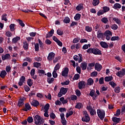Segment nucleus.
I'll list each match as a JSON object with an SVG mask.
<instances>
[{
    "mask_svg": "<svg viewBox=\"0 0 125 125\" xmlns=\"http://www.w3.org/2000/svg\"><path fill=\"white\" fill-rule=\"evenodd\" d=\"M86 52L89 54H93L95 55H101V54H102V53H101V50L97 48H90L87 49Z\"/></svg>",
    "mask_w": 125,
    "mask_h": 125,
    "instance_id": "nucleus-1",
    "label": "nucleus"
},
{
    "mask_svg": "<svg viewBox=\"0 0 125 125\" xmlns=\"http://www.w3.org/2000/svg\"><path fill=\"white\" fill-rule=\"evenodd\" d=\"M34 121L35 125H43L44 123L43 119L39 115H36L34 118Z\"/></svg>",
    "mask_w": 125,
    "mask_h": 125,
    "instance_id": "nucleus-2",
    "label": "nucleus"
},
{
    "mask_svg": "<svg viewBox=\"0 0 125 125\" xmlns=\"http://www.w3.org/2000/svg\"><path fill=\"white\" fill-rule=\"evenodd\" d=\"M97 114L100 120L103 121V119L105 118V111L101 109H97Z\"/></svg>",
    "mask_w": 125,
    "mask_h": 125,
    "instance_id": "nucleus-3",
    "label": "nucleus"
},
{
    "mask_svg": "<svg viewBox=\"0 0 125 125\" xmlns=\"http://www.w3.org/2000/svg\"><path fill=\"white\" fill-rule=\"evenodd\" d=\"M67 91H68V88L62 87L60 89V92L58 94V97H61L63 95H65V94L67 93Z\"/></svg>",
    "mask_w": 125,
    "mask_h": 125,
    "instance_id": "nucleus-4",
    "label": "nucleus"
},
{
    "mask_svg": "<svg viewBox=\"0 0 125 125\" xmlns=\"http://www.w3.org/2000/svg\"><path fill=\"white\" fill-rule=\"evenodd\" d=\"M84 116H83L82 118V122H85V123H89L90 121V118L88 116V114H87V112L84 111Z\"/></svg>",
    "mask_w": 125,
    "mask_h": 125,
    "instance_id": "nucleus-5",
    "label": "nucleus"
},
{
    "mask_svg": "<svg viewBox=\"0 0 125 125\" xmlns=\"http://www.w3.org/2000/svg\"><path fill=\"white\" fill-rule=\"evenodd\" d=\"M79 56L75 55L73 57V59L75 61H78L79 63L83 62V55L81 54H79Z\"/></svg>",
    "mask_w": 125,
    "mask_h": 125,
    "instance_id": "nucleus-6",
    "label": "nucleus"
},
{
    "mask_svg": "<svg viewBox=\"0 0 125 125\" xmlns=\"http://www.w3.org/2000/svg\"><path fill=\"white\" fill-rule=\"evenodd\" d=\"M89 95L91 97H92L93 100H96L98 96L96 93H95V91L94 90H91L89 93Z\"/></svg>",
    "mask_w": 125,
    "mask_h": 125,
    "instance_id": "nucleus-7",
    "label": "nucleus"
},
{
    "mask_svg": "<svg viewBox=\"0 0 125 125\" xmlns=\"http://www.w3.org/2000/svg\"><path fill=\"white\" fill-rule=\"evenodd\" d=\"M104 36H105L106 40L109 41L111 39V37H112V32L110 30H106L104 33Z\"/></svg>",
    "mask_w": 125,
    "mask_h": 125,
    "instance_id": "nucleus-8",
    "label": "nucleus"
},
{
    "mask_svg": "<svg viewBox=\"0 0 125 125\" xmlns=\"http://www.w3.org/2000/svg\"><path fill=\"white\" fill-rule=\"evenodd\" d=\"M87 110L90 112V114L91 116H94L95 114H96V111H95V109L92 108V107L91 106H87Z\"/></svg>",
    "mask_w": 125,
    "mask_h": 125,
    "instance_id": "nucleus-9",
    "label": "nucleus"
},
{
    "mask_svg": "<svg viewBox=\"0 0 125 125\" xmlns=\"http://www.w3.org/2000/svg\"><path fill=\"white\" fill-rule=\"evenodd\" d=\"M55 57V53L53 52H50V53H49L48 56L47 57V60H48V61H52V60L54 59Z\"/></svg>",
    "mask_w": 125,
    "mask_h": 125,
    "instance_id": "nucleus-10",
    "label": "nucleus"
},
{
    "mask_svg": "<svg viewBox=\"0 0 125 125\" xmlns=\"http://www.w3.org/2000/svg\"><path fill=\"white\" fill-rule=\"evenodd\" d=\"M68 74H69V68L65 67L62 72V77H67Z\"/></svg>",
    "mask_w": 125,
    "mask_h": 125,
    "instance_id": "nucleus-11",
    "label": "nucleus"
},
{
    "mask_svg": "<svg viewBox=\"0 0 125 125\" xmlns=\"http://www.w3.org/2000/svg\"><path fill=\"white\" fill-rule=\"evenodd\" d=\"M97 38L99 40L101 39V40H103L104 39V33H102L101 31H98L97 32Z\"/></svg>",
    "mask_w": 125,
    "mask_h": 125,
    "instance_id": "nucleus-12",
    "label": "nucleus"
},
{
    "mask_svg": "<svg viewBox=\"0 0 125 125\" xmlns=\"http://www.w3.org/2000/svg\"><path fill=\"white\" fill-rule=\"evenodd\" d=\"M125 75V69H123L121 71H120L116 73V76L120 77V78H122V77H124Z\"/></svg>",
    "mask_w": 125,
    "mask_h": 125,
    "instance_id": "nucleus-13",
    "label": "nucleus"
},
{
    "mask_svg": "<svg viewBox=\"0 0 125 125\" xmlns=\"http://www.w3.org/2000/svg\"><path fill=\"white\" fill-rule=\"evenodd\" d=\"M78 85L79 89H82V88H83L86 85V83L84 81H81L79 82Z\"/></svg>",
    "mask_w": 125,
    "mask_h": 125,
    "instance_id": "nucleus-14",
    "label": "nucleus"
},
{
    "mask_svg": "<svg viewBox=\"0 0 125 125\" xmlns=\"http://www.w3.org/2000/svg\"><path fill=\"white\" fill-rule=\"evenodd\" d=\"M95 69L97 70L98 72H100L101 70H102V65L97 62L95 65Z\"/></svg>",
    "mask_w": 125,
    "mask_h": 125,
    "instance_id": "nucleus-15",
    "label": "nucleus"
},
{
    "mask_svg": "<svg viewBox=\"0 0 125 125\" xmlns=\"http://www.w3.org/2000/svg\"><path fill=\"white\" fill-rule=\"evenodd\" d=\"M31 105H30V104L26 103L25 104L24 107L22 108V111H25V112H27V111H29V110H31Z\"/></svg>",
    "mask_w": 125,
    "mask_h": 125,
    "instance_id": "nucleus-16",
    "label": "nucleus"
},
{
    "mask_svg": "<svg viewBox=\"0 0 125 125\" xmlns=\"http://www.w3.org/2000/svg\"><path fill=\"white\" fill-rule=\"evenodd\" d=\"M30 103L33 107H38L40 105V102L37 100H33Z\"/></svg>",
    "mask_w": 125,
    "mask_h": 125,
    "instance_id": "nucleus-17",
    "label": "nucleus"
},
{
    "mask_svg": "<svg viewBox=\"0 0 125 125\" xmlns=\"http://www.w3.org/2000/svg\"><path fill=\"white\" fill-rule=\"evenodd\" d=\"M80 67L82 68V70H86L87 63H86L85 62H82L80 65Z\"/></svg>",
    "mask_w": 125,
    "mask_h": 125,
    "instance_id": "nucleus-18",
    "label": "nucleus"
},
{
    "mask_svg": "<svg viewBox=\"0 0 125 125\" xmlns=\"http://www.w3.org/2000/svg\"><path fill=\"white\" fill-rule=\"evenodd\" d=\"M23 48L24 50L27 51L28 49H29V44L28 43V42L24 41L23 42Z\"/></svg>",
    "mask_w": 125,
    "mask_h": 125,
    "instance_id": "nucleus-19",
    "label": "nucleus"
},
{
    "mask_svg": "<svg viewBox=\"0 0 125 125\" xmlns=\"http://www.w3.org/2000/svg\"><path fill=\"white\" fill-rule=\"evenodd\" d=\"M100 44L102 47H103V48L107 49V48H108L109 47V45L105 42H101Z\"/></svg>",
    "mask_w": 125,
    "mask_h": 125,
    "instance_id": "nucleus-20",
    "label": "nucleus"
},
{
    "mask_svg": "<svg viewBox=\"0 0 125 125\" xmlns=\"http://www.w3.org/2000/svg\"><path fill=\"white\" fill-rule=\"evenodd\" d=\"M24 105V99L23 98H20L18 101V106L19 107H22Z\"/></svg>",
    "mask_w": 125,
    "mask_h": 125,
    "instance_id": "nucleus-21",
    "label": "nucleus"
},
{
    "mask_svg": "<svg viewBox=\"0 0 125 125\" xmlns=\"http://www.w3.org/2000/svg\"><path fill=\"white\" fill-rule=\"evenodd\" d=\"M94 83L93 79L92 78H89L87 80V83L86 85H92Z\"/></svg>",
    "mask_w": 125,
    "mask_h": 125,
    "instance_id": "nucleus-22",
    "label": "nucleus"
},
{
    "mask_svg": "<svg viewBox=\"0 0 125 125\" xmlns=\"http://www.w3.org/2000/svg\"><path fill=\"white\" fill-rule=\"evenodd\" d=\"M10 59V55L9 54H6L5 55L2 56V60H8Z\"/></svg>",
    "mask_w": 125,
    "mask_h": 125,
    "instance_id": "nucleus-23",
    "label": "nucleus"
},
{
    "mask_svg": "<svg viewBox=\"0 0 125 125\" xmlns=\"http://www.w3.org/2000/svg\"><path fill=\"white\" fill-rule=\"evenodd\" d=\"M7 74V73H6V71H5V70H2L0 74V77L2 78V79H4Z\"/></svg>",
    "mask_w": 125,
    "mask_h": 125,
    "instance_id": "nucleus-24",
    "label": "nucleus"
},
{
    "mask_svg": "<svg viewBox=\"0 0 125 125\" xmlns=\"http://www.w3.org/2000/svg\"><path fill=\"white\" fill-rule=\"evenodd\" d=\"M112 121L114 122V123H116V124H119V123H120V122H121V118H117V117H113L112 118Z\"/></svg>",
    "mask_w": 125,
    "mask_h": 125,
    "instance_id": "nucleus-25",
    "label": "nucleus"
},
{
    "mask_svg": "<svg viewBox=\"0 0 125 125\" xmlns=\"http://www.w3.org/2000/svg\"><path fill=\"white\" fill-rule=\"evenodd\" d=\"M101 21H102L103 23H104V24H107V23L109 22V20L106 17H104L102 18Z\"/></svg>",
    "mask_w": 125,
    "mask_h": 125,
    "instance_id": "nucleus-26",
    "label": "nucleus"
},
{
    "mask_svg": "<svg viewBox=\"0 0 125 125\" xmlns=\"http://www.w3.org/2000/svg\"><path fill=\"white\" fill-rule=\"evenodd\" d=\"M60 100L62 104H66L68 103V100H65V98L63 97L60 98Z\"/></svg>",
    "mask_w": 125,
    "mask_h": 125,
    "instance_id": "nucleus-27",
    "label": "nucleus"
},
{
    "mask_svg": "<svg viewBox=\"0 0 125 125\" xmlns=\"http://www.w3.org/2000/svg\"><path fill=\"white\" fill-rule=\"evenodd\" d=\"M83 8V4H79L77 7H76V10L78 11H80V10H82Z\"/></svg>",
    "mask_w": 125,
    "mask_h": 125,
    "instance_id": "nucleus-28",
    "label": "nucleus"
},
{
    "mask_svg": "<svg viewBox=\"0 0 125 125\" xmlns=\"http://www.w3.org/2000/svg\"><path fill=\"white\" fill-rule=\"evenodd\" d=\"M114 9H120L121 7H122V5L120 4V3H116L114 4V6L113 7Z\"/></svg>",
    "mask_w": 125,
    "mask_h": 125,
    "instance_id": "nucleus-29",
    "label": "nucleus"
},
{
    "mask_svg": "<svg viewBox=\"0 0 125 125\" xmlns=\"http://www.w3.org/2000/svg\"><path fill=\"white\" fill-rule=\"evenodd\" d=\"M41 66H42V64L40 62H34L33 63V67H35V68H39Z\"/></svg>",
    "mask_w": 125,
    "mask_h": 125,
    "instance_id": "nucleus-30",
    "label": "nucleus"
},
{
    "mask_svg": "<svg viewBox=\"0 0 125 125\" xmlns=\"http://www.w3.org/2000/svg\"><path fill=\"white\" fill-rule=\"evenodd\" d=\"M20 37H16L15 38H14L12 39V42L13 43H16V42H18V41H20Z\"/></svg>",
    "mask_w": 125,
    "mask_h": 125,
    "instance_id": "nucleus-31",
    "label": "nucleus"
},
{
    "mask_svg": "<svg viewBox=\"0 0 125 125\" xmlns=\"http://www.w3.org/2000/svg\"><path fill=\"white\" fill-rule=\"evenodd\" d=\"M100 2L99 0H93L92 4L94 6H96L99 4Z\"/></svg>",
    "mask_w": 125,
    "mask_h": 125,
    "instance_id": "nucleus-32",
    "label": "nucleus"
},
{
    "mask_svg": "<svg viewBox=\"0 0 125 125\" xmlns=\"http://www.w3.org/2000/svg\"><path fill=\"white\" fill-rule=\"evenodd\" d=\"M85 30L86 31V32L90 33V32H92V27H90L89 26H86L85 27Z\"/></svg>",
    "mask_w": 125,
    "mask_h": 125,
    "instance_id": "nucleus-33",
    "label": "nucleus"
},
{
    "mask_svg": "<svg viewBox=\"0 0 125 125\" xmlns=\"http://www.w3.org/2000/svg\"><path fill=\"white\" fill-rule=\"evenodd\" d=\"M15 24L14 23L11 24L9 25V28L11 32H14V31H15Z\"/></svg>",
    "mask_w": 125,
    "mask_h": 125,
    "instance_id": "nucleus-34",
    "label": "nucleus"
},
{
    "mask_svg": "<svg viewBox=\"0 0 125 125\" xmlns=\"http://www.w3.org/2000/svg\"><path fill=\"white\" fill-rule=\"evenodd\" d=\"M103 11H104V13H106V12H108L110 11V7H109L104 6L103 7Z\"/></svg>",
    "mask_w": 125,
    "mask_h": 125,
    "instance_id": "nucleus-35",
    "label": "nucleus"
},
{
    "mask_svg": "<svg viewBox=\"0 0 125 125\" xmlns=\"http://www.w3.org/2000/svg\"><path fill=\"white\" fill-rule=\"evenodd\" d=\"M27 84L29 86L31 87L33 85V81L31 79H29L27 81Z\"/></svg>",
    "mask_w": 125,
    "mask_h": 125,
    "instance_id": "nucleus-36",
    "label": "nucleus"
},
{
    "mask_svg": "<svg viewBox=\"0 0 125 125\" xmlns=\"http://www.w3.org/2000/svg\"><path fill=\"white\" fill-rule=\"evenodd\" d=\"M113 80L112 76L105 77L104 78L105 82H110Z\"/></svg>",
    "mask_w": 125,
    "mask_h": 125,
    "instance_id": "nucleus-37",
    "label": "nucleus"
},
{
    "mask_svg": "<svg viewBox=\"0 0 125 125\" xmlns=\"http://www.w3.org/2000/svg\"><path fill=\"white\" fill-rule=\"evenodd\" d=\"M38 72V74H40L39 75L40 77H42V75H44L45 73V72H44V70H42V69H39Z\"/></svg>",
    "mask_w": 125,
    "mask_h": 125,
    "instance_id": "nucleus-38",
    "label": "nucleus"
},
{
    "mask_svg": "<svg viewBox=\"0 0 125 125\" xmlns=\"http://www.w3.org/2000/svg\"><path fill=\"white\" fill-rule=\"evenodd\" d=\"M109 84L110 85H111L112 86V87H113V88H115V86H117V83H114L113 81H111L109 83Z\"/></svg>",
    "mask_w": 125,
    "mask_h": 125,
    "instance_id": "nucleus-39",
    "label": "nucleus"
},
{
    "mask_svg": "<svg viewBox=\"0 0 125 125\" xmlns=\"http://www.w3.org/2000/svg\"><path fill=\"white\" fill-rule=\"evenodd\" d=\"M6 16H7V14H3L1 17V20L5 21V22H6V21H7V19H6Z\"/></svg>",
    "mask_w": 125,
    "mask_h": 125,
    "instance_id": "nucleus-40",
    "label": "nucleus"
},
{
    "mask_svg": "<svg viewBox=\"0 0 125 125\" xmlns=\"http://www.w3.org/2000/svg\"><path fill=\"white\" fill-rule=\"evenodd\" d=\"M81 14H77L74 17V19L76 21H78L79 19H81Z\"/></svg>",
    "mask_w": 125,
    "mask_h": 125,
    "instance_id": "nucleus-41",
    "label": "nucleus"
},
{
    "mask_svg": "<svg viewBox=\"0 0 125 125\" xmlns=\"http://www.w3.org/2000/svg\"><path fill=\"white\" fill-rule=\"evenodd\" d=\"M70 18L68 17H65L64 19L63 20V22L65 23V24H68V23H70Z\"/></svg>",
    "mask_w": 125,
    "mask_h": 125,
    "instance_id": "nucleus-42",
    "label": "nucleus"
},
{
    "mask_svg": "<svg viewBox=\"0 0 125 125\" xmlns=\"http://www.w3.org/2000/svg\"><path fill=\"white\" fill-rule=\"evenodd\" d=\"M114 91L116 93H119L121 91V87L120 86L116 87L114 89Z\"/></svg>",
    "mask_w": 125,
    "mask_h": 125,
    "instance_id": "nucleus-43",
    "label": "nucleus"
},
{
    "mask_svg": "<svg viewBox=\"0 0 125 125\" xmlns=\"http://www.w3.org/2000/svg\"><path fill=\"white\" fill-rule=\"evenodd\" d=\"M47 81L48 83H53V82H54V78H47Z\"/></svg>",
    "mask_w": 125,
    "mask_h": 125,
    "instance_id": "nucleus-44",
    "label": "nucleus"
},
{
    "mask_svg": "<svg viewBox=\"0 0 125 125\" xmlns=\"http://www.w3.org/2000/svg\"><path fill=\"white\" fill-rule=\"evenodd\" d=\"M104 13L103 10H100L97 12V15H98V16H101V15H103V14H104Z\"/></svg>",
    "mask_w": 125,
    "mask_h": 125,
    "instance_id": "nucleus-45",
    "label": "nucleus"
},
{
    "mask_svg": "<svg viewBox=\"0 0 125 125\" xmlns=\"http://www.w3.org/2000/svg\"><path fill=\"white\" fill-rule=\"evenodd\" d=\"M44 111L47 112L48 111V110H49V104H47L44 106Z\"/></svg>",
    "mask_w": 125,
    "mask_h": 125,
    "instance_id": "nucleus-46",
    "label": "nucleus"
},
{
    "mask_svg": "<svg viewBox=\"0 0 125 125\" xmlns=\"http://www.w3.org/2000/svg\"><path fill=\"white\" fill-rule=\"evenodd\" d=\"M59 69H60V63H57L54 67V71H57Z\"/></svg>",
    "mask_w": 125,
    "mask_h": 125,
    "instance_id": "nucleus-47",
    "label": "nucleus"
},
{
    "mask_svg": "<svg viewBox=\"0 0 125 125\" xmlns=\"http://www.w3.org/2000/svg\"><path fill=\"white\" fill-rule=\"evenodd\" d=\"M113 20L114 21V22H116L117 24H120L121 23V21H120L118 18H113Z\"/></svg>",
    "mask_w": 125,
    "mask_h": 125,
    "instance_id": "nucleus-48",
    "label": "nucleus"
},
{
    "mask_svg": "<svg viewBox=\"0 0 125 125\" xmlns=\"http://www.w3.org/2000/svg\"><path fill=\"white\" fill-rule=\"evenodd\" d=\"M110 27L113 30H117L118 29V25L116 24H111Z\"/></svg>",
    "mask_w": 125,
    "mask_h": 125,
    "instance_id": "nucleus-49",
    "label": "nucleus"
},
{
    "mask_svg": "<svg viewBox=\"0 0 125 125\" xmlns=\"http://www.w3.org/2000/svg\"><path fill=\"white\" fill-rule=\"evenodd\" d=\"M60 58L61 57L60 56L56 57L55 59H54L53 63H57V62L60 60Z\"/></svg>",
    "mask_w": 125,
    "mask_h": 125,
    "instance_id": "nucleus-50",
    "label": "nucleus"
},
{
    "mask_svg": "<svg viewBox=\"0 0 125 125\" xmlns=\"http://www.w3.org/2000/svg\"><path fill=\"white\" fill-rule=\"evenodd\" d=\"M73 114H74V112H73V111H70L69 112H68V113H66V117L69 118L70 116H72Z\"/></svg>",
    "mask_w": 125,
    "mask_h": 125,
    "instance_id": "nucleus-51",
    "label": "nucleus"
},
{
    "mask_svg": "<svg viewBox=\"0 0 125 125\" xmlns=\"http://www.w3.org/2000/svg\"><path fill=\"white\" fill-rule=\"evenodd\" d=\"M111 41H120L119 36H113L111 38Z\"/></svg>",
    "mask_w": 125,
    "mask_h": 125,
    "instance_id": "nucleus-52",
    "label": "nucleus"
},
{
    "mask_svg": "<svg viewBox=\"0 0 125 125\" xmlns=\"http://www.w3.org/2000/svg\"><path fill=\"white\" fill-rule=\"evenodd\" d=\"M70 65L73 66V67H74V68H76V62H75V61L71 60L70 62Z\"/></svg>",
    "mask_w": 125,
    "mask_h": 125,
    "instance_id": "nucleus-53",
    "label": "nucleus"
},
{
    "mask_svg": "<svg viewBox=\"0 0 125 125\" xmlns=\"http://www.w3.org/2000/svg\"><path fill=\"white\" fill-rule=\"evenodd\" d=\"M82 103H77V104L75 105V108L76 109H81V108H82Z\"/></svg>",
    "mask_w": 125,
    "mask_h": 125,
    "instance_id": "nucleus-54",
    "label": "nucleus"
},
{
    "mask_svg": "<svg viewBox=\"0 0 125 125\" xmlns=\"http://www.w3.org/2000/svg\"><path fill=\"white\" fill-rule=\"evenodd\" d=\"M20 26L21 27H25V24L23 23V21L21 20H18Z\"/></svg>",
    "mask_w": 125,
    "mask_h": 125,
    "instance_id": "nucleus-55",
    "label": "nucleus"
},
{
    "mask_svg": "<svg viewBox=\"0 0 125 125\" xmlns=\"http://www.w3.org/2000/svg\"><path fill=\"white\" fill-rule=\"evenodd\" d=\"M80 40L81 39L79 38H75L73 41V43H77V42H79Z\"/></svg>",
    "mask_w": 125,
    "mask_h": 125,
    "instance_id": "nucleus-56",
    "label": "nucleus"
},
{
    "mask_svg": "<svg viewBox=\"0 0 125 125\" xmlns=\"http://www.w3.org/2000/svg\"><path fill=\"white\" fill-rule=\"evenodd\" d=\"M38 42L40 45V47L42 48L43 47V43L41 41V39H38Z\"/></svg>",
    "mask_w": 125,
    "mask_h": 125,
    "instance_id": "nucleus-57",
    "label": "nucleus"
},
{
    "mask_svg": "<svg viewBox=\"0 0 125 125\" xmlns=\"http://www.w3.org/2000/svg\"><path fill=\"white\" fill-rule=\"evenodd\" d=\"M79 79H80V74H76L73 77V80L74 81L76 80H78Z\"/></svg>",
    "mask_w": 125,
    "mask_h": 125,
    "instance_id": "nucleus-58",
    "label": "nucleus"
},
{
    "mask_svg": "<svg viewBox=\"0 0 125 125\" xmlns=\"http://www.w3.org/2000/svg\"><path fill=\"white\" fill-rule=\"evenodd\" d=\"M35 51H39L40 50V47L39 46V43H36L35 45Z\"/></svg>",
    "mask_w": 125,
    "mask_h": 125,
    "instance_id": "nucleus-59",
    "label": "nucleus"
},
{
    "mask_svg": "<svg viewBox=\"0 0 125 125\" xmlns=\"http://www.w3.org/2000/svg\"><path fill=\"white\" fill-rule=\"evenodd\" d=\"M33 121H34V119H33V117H29L27 118V122L29 124H31V123H33Z\"/></svg>",
    "mask_w": 125,
    "mask_h": 125,
    "instance_id": "nucleus-60",
    "label": "nucleus"
},
{
    "mask_svg": "<svg viewBox=\"0 0 125 125\" xmlns=\"http://www.w3.org/2000/svg\"><path fill=\"white\" fill-rule=\"evenodd\" d=\"M70 83V81H66L62 83V85H68Z\"/></svg>",
    "mask_w": 125,
    "mask_h": 125,
    "instance_id": "nucleus-61",
    "label": "nucleus"
},
{
    "mask_svg": "<svg viewBox=\"0 0 125 125\" xmlns=\"http://www.w3.org/2000/svg\"><path fill=\"white\" fill-rule=\"evenodd\" d=\"M5 35L7 37H12V33L9 31L6 32Z\"/></svg>",
    "mask_w": 125,
    "mask_h": 125,
    "instance_id": "nucleus-62",
    "label": "nucleus"
},
{
    "mask_svg": "<svg viewBox=\"0 0 125 125\" xmlns=\"http://www.w3.org/2000/svg\"><path fill=\"white\" fill-rule=\"evenodd\" d=\"M57 33L59 35V36H62L63 35V31H61L60 29H59L57 31Z\"/></svg>",
    "mask_w": 125,
    "mask_h": 125,
    "instance_id": "nucleus-63",
    "label": "nucleus"
},
{
    "mask_svg": "<svg viewBox=\"0 0 125 125\" xmlns=\"http://www.w3.org/2000/svg\"><path fill=\"white\" fill-rule=\"evenodd\" d=\"M71 98L73 101H76V100L78 99V97H77L76 95H73L71 96Z\"/></svg>",
    "mask_w": 125,
    "mask_h": 125,
    "instance_id": "nucleus-64",
    "label": "nucleus"
}]
</instances>
